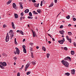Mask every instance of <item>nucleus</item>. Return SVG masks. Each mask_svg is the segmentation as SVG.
Here are the masks:
<instances>
[{
	"mask_svg": "<svg viewBox=\"0 0 76 76\" xmlns=\"http://www.w3.org/2000/svg\"><path fill=\"white\" fill-rule=\"evenodd\" d=\"M2 56H7V55L6 54H5V53H3L2 54Z\"/></svg>",
	"mask_w": 76,
	"mask_h": 76,
	"instance_id": "e433bc0d",
	"label": "nucleus"
},
{
	"mask_svg": "<svg viewBox=\"0 0 76 76\" xmlns=\"http://www.w3.org/2000/svg\"><path fill=\"white\" fill-rule=\"evenodd\" d=\"M3 28H6V27H7V26L6 25L4 24L3 25Z\"/></svg>",
	"mask_w": 76,
	"mask_h": 76,
	"instance_id": "c9c22d12",
	"label": "nucleus"
},
{
	"mask_svg": "<svg viewBox=\"0 0 76 76\" xmlns=\"http://www.w3.org/2000/svg\"><path fill=\"white\" fill-rule=\"evenodd\" d=\"M31 55L32 58H34V55H33V53H31Z\"/></svg>",
	"mask_w": 76,
	"mask_h": 76,
	"instance_id": "c03bdc74",
	"label": "nucleus"
},
{
	"mask_svg": "<svg viewBox=\"0 0 76 76\" xmlns=\"http://www.w3.org/2000/svg\"><path fill=\"white\" fill-rule=\"evenodd\" d=\"M74 45L75 47H76V43L75 42H74Z\"/></svg>",
	"mask_w": 76,
	"mask_h": 76,
	"instance_id": "49530a36",
	"label": "nucleus"
},
{
	"mask_svg": "<svg viewBox=\"0 0 76 76\" xmlns=\"http://www.w3.org/2000/svg\"><path fill=\"white\" fill-rule=\"evenodd\" d=\"M68 35H72V32H68Z\"/></svg>",
	"mask_w": 76,
	"mask_h": 76,
	"instance_id": "bb28decb",
	"label": "nucleus"
},
{
	"mask_svg": "<svg viewBox=\"0 0 76 76\" xmlns=\"http://www.w3.org/2000/svg\"><path fill=\"white\" fill-rule=\"evenodd\" d=\"M59 32L60 34H61V35H64V30H62L60 31H59Z\"/></svg>",
	"mask_w": 76,
	"mask_h": 76,
	"instance_id": "6e6552de",
	"label": "nucleus"
},
{
	"mask_svg": "<svg viewBox=\"0 0 76 76\" xmlns=\"http://www.w3.org/2000/svg\"><path fill=\"white\" fill-rule=\"evenodd\" d=\"M14 60H17V57H14Z\"/></svg>",
	"mask_w": 76,
	"mask_h": 76,
	"instance_id": "37998d69",
	"label": "nucleus"
},
{
	"mask_svg": "<svg viewBox=\"0 0 76 76\" xmlns=\"http://www.w3.org/2000/svg\"><path fill=\"white\" fill-rule=\"evenodd\" d=\"M11 36V38L12 37H14V35H13V34H12Z\"/></svg>",
	"mask_w": 76,
	"mask_h": 76,
	"instance_id": "864d4df0",
	"label": "nucleus"
},
{
	"mask_svg": "<svg viewBox=\"0 0 76 76\" xmlns=\"http://www.w3.org/2000/svg\"><path fill=\"white\" fill-rule=\"evenodd\" d=\"M12 2V0H10L7 3V4H9Z\"/></svg>",
	"mask_w": 76,
	"mask_h": 76,
	"instance_id": "6ab92c4d",
	"label": "nucleus"
},
{
	"mask_svg": "<svg viewBox=\"0 0 76 76\" xmlns=\"http://www.w3.org/2000/svg\"><path fill=\"white\" fill-rule=\"evenodd\" d=\"M34 5L37 8L39 7V3H38L37 4L36 3H34Z\"/></svg>",
	"mask_w": 76,
	"mask_h": 76,
	"instance_id": "f8f14e48",
	"label": "nucleus"
},
{
	"mask_svg": "<svg viewBox=\"0 0 76 76\" xmlns=\"http://www.w3.org/2000/svg\"><path fill=\"white\" fill-rule=\"evenodd\" d=\"M64 50H65L66 51H67V50H68L67 48V47H65L64 48Z\"/></svg>",
	"mask_w": 76,
	"mask_h": 76,
	"instance_id": "72a5a7b5",
	"label": "nucleus"
},
{
	"mask_svg": "<svg viewBox=\"0 0 76 76\" xmlns=\"http://www.w3.org/2000/svg\"><path fill=\"white\" fill-rule=\"evenodd\" d=\"M28 18H29V19H31V17L30 16H28Z\"/></svg>",
	"mask_w": 76,
	"mask_h": 76,
	"instance_id": "338daca9",
	"label": "nucleus"
},
{
	"mask_svg": "<svg viewBox=\"0 0 76 76\" xmlns=\"http://www.w3.org/2000/svg\"><path fill=\"white\" fill-rule=\"evenodd\" d=\"M71 53L72 55H74L75 54V52L73 51H71Z\"/></svg>",
	"mask_w": 76,
	"mask_h": 76,
	"instance_id": "aec40b11",
	"label": "nucleus"
},
{
	"mask_svg": "<svg viewBox=\"0 0 76 76\" xmlns=\"http://www.w3.org/2000/svg\"><path fill=\"white\" fill-rule=\"evenodd\" d=\"M65 75H66V76H69L70 75V73L69 72L66 73L64 74Z\"/></svg>",
	"mask_w": 76,
	"mask_h": 76,
	"instance_id": "f3484780",
	"label": "nucleus"
},
{
	"mask_svg": "<svg viewBox=\"0 0 76 76\" xmlns=\"http://www.w3.org/2000/svg\"><path fill=\"white\" fill-rule=\"evenodd\" d=\"M13 31L12 30H10L9 31V33H11V34H13Z\"/></svg>",
	"mask_w": 76,
	"mask_h": 76,
	"instance_id": "2f4dec72",
	"label": "nucleus"
},
{
	"mask_svg": "<svg viewBox=\"0 0 76 76\" xmlns=\"http://www.w3.org/2000/svg\"><path fill=\"white\" fill-rule=\"evenodd\" d=\"M52 6H53V4H51L49 6V7H52Z\"/></svg>",
	"mask_w": 76,
	"mask_h": 76,
	"instance_id": "473e14b6",
	"label": "nucleus"
},
{
	"mask_svg": "<svg viewBox=\"0 0 76 76\" xmlns=\"http://www.w3.org/2000/svg\"><path fill=\"white\" fill-rule=\"evenodd\" d=\"M15 49L16 50L17 53L18 55H19L20 53V51H19V49H18L17 48H15Z\"/></svg>",
	"mask_w": 76,
	"mask_h": 76,
	"instance_id": "20e7f679",
	"label": "nucleus"
},
{
	"mask_svg": "<svg viewBox=\"0 0 76 76\" xmlns=\"http://www.w3.org/2000/svg\"><path fill=\"white\" fill-rule=\"evenodd\" d=\"M66 19H70V16L69 15H68V16H66Z\"/></svg>",
	"mask_w": 76,
	"mask_h": 76,
	"instance_id": "7c9ffc66",
	"label": "nucleus"
},
{
	"mask_svg": "<svg viewBox=\"0 0 76 76\" xmlns=\"http://www.w3.org/2000/svg\"><path fill=\"white\" fill-rule=\"evenodd\" d=\"M14 54H16L17 53H16V51L14 52Z\"/></svg>",
	"mask_w": 76,
	"mask_h": 76,
	"instance_id": "774afa93",
	"label": "nucleus"
},
{
	"mask_svg": "<svg viewBox=\"0 0 76 76\" xmlns=\"http://www.w3.org/2000/svg\"><path fill=\"white\" fill-rule=\"evenodd\" d=\"M30 73H31V72H27L26 75H29Z\"/></svg>",
	"mask_w": 76,
	"mask_h": 76,
	"instance_id": "f704fd0d",
	"label": "nucleus"
},
{
	"mask_svg": "<svg viewBox=\"0 0 76 76\" xmlns=\"http://www.w3.org/2000/svg\"><path fill=\"white\" fill-rule=\"evenodd\" d=\"M29 12V10L28 9H27L26 10H25L24 12L26 13H28Z\"/></svg>",
	"mask_w": 76,
	"mask_h": 76,
	"instance_id": "2eb2a0df",
	"label": "nucleus"
},
{
	"mask_svg": "<svg viewBox=\"0 0 76 76\" xmlns=\"http://www.w3.org/2000/svg\"><path fill=\"white\" fill-rule=\"evenodd\" d=\"M23 65H22L21 69H23Z\"/></svg>",
	"mask_w": 76,
	"mask_h": 76,
	"instance_id": "0e129e2a",
	"label": "nucleus"
},
{
	"mask_svg": "<svg viewBox=\"0 0 76 76\" xmlns=\"http://www.w3.org/2000/svg\"><path fill=\"white\" fill-rule=\"evenodd\" d=\"M52 39H53V41H55V39H54V38H52Z\"/></svg>",
	"mask_w": 76,
	"mask_h": 76,
	"instance_id": "680f3d73",
	"label": "nucleus"
},
{
	"mask_svg": "<svg viewBox=\"0 0 76 76\" xmlns=\"http://www.w3.org/2000/svg\"><path fill=\"white\" fill-rule=\"evenodd\" d=\"M0 64L2 65V66H4L5 67V66H7V64H6V63L5 62H1Z\"/></svg>",
	"mask_w": 76,
	"mask_h": 76,
	"instance_id": "f03ea898",
	"label": "nucleus"
},
{
	"mask_svg": "<svg viewBox=\"0 0 76 76\" xmlns=\"http://www.w3.org/2000/svg\"><path fill=\"white\" fill-rule=\"evenodd\" d=\"M21 16H23V12H22L20 14Z\"/></svg>",
	"mask_w": 76,
	"mask_h": 76,
	"instance_id": "de8ad7c7",
	"label": "nucleus"
},
{
	"mask_svg": "<svg viewBox=\"0 0 76 76\" xmlns=\"http://www.w3.org/2000/svg\"><path fill=\"white\" fill-rule=\"evenodd\" d=\"M36 48L37 50H38V49L39 48V47L38 46H37L36 47Z\"/></svg>",
	"mask_w": 76,
	"mask_h": 76,
	"instance_id": "bf43d9fd",
	"label": "nucleus"
},
{
	"mask_svg": "<svg viewBox=\"0 0 76 76\" xmlns=\"http://www.w3.org/2000/svg\"><path fill=\"white\" fill-rule=\"evenodd\" d=\"M40 6H42V1H41Z\"/></svg>",
	"mask_w": 76,
	"mask_h": 76,
	"instance_id": "79ce46f5",
	"label": "nucleus"
},
{
	"mask_svg": "<svg viewBox=\"0 0 76 76\" xmlns=\"http://www.w3.org/2000/svg\"><path fill=\"white\" fill-rule=\"evenodd\" d=\"M0 67H1V69H4V67L1 66V65H0Z\"/></svg>",
	"mask_w": 76,
	"mask_h": 76,
	"instance_id": "c756f323",
	"label": "nucleus"
},
{
	"mask_svg": "<svg viewBox=\"0 0 76 76\" xmlns=\"http://www.w3.org/2000/svg\"><path fill=\"white\" fill-rule=\"evenodd\" d=\"M58 42L60 44H63V43H64V42L63 41V40H59L58 41Z\"/></svg>",
	"mask_w": 76,
	"mask_h": 76,
	"instance_id": "ddd939ff",
	"label": "nucleus"
},
{
	"mask_svg": "<svg viewBox=\"0 0 76 76\" xmlns=\"http://www.w3.org/2000/svg\"><path fill=\"white\" fill-rule=\"evenodd\" d=\"M30 51H32V48H30Z\"/></svg>",
	"mask_w": 76,
	"mask_h": 76,
	"instance_id": "3c124183",
	"label": "nucleus"
},
{
	"mask_svg": "<svg viewBox=\"0 0 76 76\" xmlns=\"http://www.w3.org/2000/svg\"><path fill=\"white\" fill-rule=\"evenodd\" d=\"M22 47L23 49H24V48H25V47H26V46H25V45H23Z\"/></svg>",
	"mask_w": 76,
	"mask_h": 76,
	"instance_id": "a19ab883",
	"label": "nucleus"
},
{
	"mask_svg": "<svg viewBox=\"0 0 76 76\" xmlns=\"http://www.w3.org/2000/svg\"><path fill=\"white\" fill-rule=\"evenodd\" d=\"M20 30H17V32H19V33L20 32Z\"/></svg>",
	"mask_w": 76,
	"mask_h": 76,
	"instance_id": "5fc2aeb1",
	"label": "nucleus"
},
{
	"mask_svg": "<svg viewBox=\"0 0 76 76\" xmlns=\"http://www.w3.org/2000/svg\"><path fill=\"white\" fill-rule=\"evenodd\" d=\"M9 39V34L8 33H7V35L6 37L5 40L6 42H8Z\"/></svg>",
	"mask_w": 76,
	"mask_h": 76,
	"instance_id": "7ed1b4c3",
	"label": "nucleus"
},
{
	"mask_svg": "<svg viewBox=\"0 0 76 76\" xmlns=\"http://www.w3.org/2000/svg\"><path fill=\"white\" fill-rule=\"evenodd\" d=\"M32 1L33 3H35L36 2L35 0H32Z\"/></svg>",
	"mask_w": 76,
	"mask_h": 76,
	"instance_id": "58836bf2",
	"label": "nucleus"
},
{
	"mask_svg": "<svg viewBox=\"0 0 76 76\" xmlns=\"http://www.w3.org/2000/svg\"><path fill=\"white\" fill-rule=\"evenodd\" d=\"M50 54L49 53H47V58H49V56H50Z\"/></svg>",
	"mask_w": 76,
	"mask_h": 76,
	"instance_id": "cd10ccee",
	"label": "nucleus"
},
{
	"mask_svg": "<svg viewBox=\"0 0 76 76\" xmlns=\"http://www.w3.org/2000/svg\"><path fill=\"white\" fill-rule=\"evenodd\" d=\"M72 26V25H71L70 24H69L68 25V26H69V27H70V26Z\"/></svg>",
	"mask_w": 76,
	"mask_h": 76,
	"instance_id": "4d7b16f0",
	"label": "nucleus"
},
{
	"mask_svg": "<svg viewBox=\"0 0 76 76\" xmlns=\"http://www.w3.org/2000/svg\"><path fill=\"white\" fill-rule=\"evenodd\" d=\"M63 65L65 66L66 67H69V63L67 62V61H64V60H62L61 61Z\"/></svg>",
	"mask_w": 76,
	"mask_h": 76,
	"instance_id": "f257e3e1",
	"label": "nucleus"
},
{
	"mask_svg": "<svg viewBox=\"0 0 76 76\" xmlns=\"http://www.w3.org/2000/svg\"><path fill=\"white\" fill-rule=\"evenodd\" d=\"M48 36H49V37H50V38H52V37H51V35H50V34H48Z\"/></svg>",
	"mask_w": 76,
	"mask_h": 76,
	"instance_id": "6e6d98bb",
	"label": "nucleus"
},
{
	"mask_svg": "<svg viewBox=\"0 0 76 76\" xmlns=\"http://www.w3.org/2000/svg\"><path fill=\"white\" fill-rule=\"evenodd\" d=\"M29 64H27L26 65V66L25 68V71H26L27 70V69L29 67Z\"/></svg>",
	"mask_w": 76,
	"mask_h": 76,
	"instance_id": "423d86ee",
	"label": "nucleus"
},
{
	"mask_svg": "<svg viewBox=\"0 0 76 76\" xmlns=\"http://www.w3.org/2000/svg\"><path fill=\"white\" fill-rule=\"evenodd\" d=\"M33 37H35L36 36V33H35V32H34V33H33Z\"/></svg>",
	"mask_w": 76,
	"mask_h": 76,
	"instance_id": "4be33fe9",
	"label": "nucleus"
},
{
	"mask_svg": "<svg viewBox=\"0 0 76 76\" xmlns=\"http://www.w3.org/2000/svg\"><path fill=\"white\" fill-rule=\"evenodd\" d=\"M11 25L12 26V27L13 29H15V24H14V23L12 22L11 23Z\"/></svg>",
	"mask_w": 76,
	"mask_h": 76,
	"instance_id": "0eeeda50",
	"label": "nucleus"
},
{
	"mask_svg": "<svg viewBox=\"0 0 76 76\" xmlns=\"http://www.w3.org/2000/svg\"><path fill=\"white\" fill-rule=\"evenodd\" d=\"M23 51L24 53H26V48H24V49H23Z\"/></svg>",
	"mask_w": 76,
	"mask_h": 76,
	"instance_id": "b1692460",
	"label": "nucleus"
},
{
	"mask_svg": "<svg viewBox=\"0 0 76 76\" xmlns=\"http://www.w3.org/2000/svg\"><path fill=\"white\" fill-rule=\"evenodd\" d=\"M37 12L39 13H40V12H41V10L40 9H39L37 10Z\"/></svg>",
	"mask_w": 76,
	"mask_h": 76,
	"instance_id": "a878e982",
	"label": "nucleus"
},
{
	"mask_svg": "<svg viewBox=\"0 0 76 76\" xmlns=\"http://www.w3.org/2000/svg\"><path fill=\"white\" fill-rule=\"evenodd\" d=\"M15 18V19H17V18H18V15L17 14H14Z\"/></svg>",
	"mask_w": 76,
	"mask_h": 76,
	"instance_id": "4468645a",
	"label": "nucleus"
},
{
	"mask_svg": "<svg viewBox=\"0 0 76 76\" xmlns=\"http://www.w3.org/2000/svg\"><path fill=\"white\" fill-rule=\"evenodd\" d=\"M34 44V43H29V45H33Z\"/></svg>",
	"mask_w": 76,
	"mask_h": 76,
	"instance_id": "a18cd8bd",
	"label": "nucleus"
},
{
	"mask_svg": "<svg viewBox=\"0 0 76 76\" xmlns=\"http://www.w3.org/2000/svg\"><path fill=\"white\" fill-rule=\"evenodd\" d=\"M20 19H21V20H22V17H21L20 18Z\"/></svg>",
	"mask_w": 76,
	"mask_h": 76,
	"instance_id": "69168bd1",
	"label": "nucleus"
},
{
	"mask_svg": "<svg viewBox=\"0 0 76 76\" xmlns=\"http://www.w3.org/2000/svg\"><path fill=\"white\" fill-rule=\"evenodd\" d=\"M69 59V60H71V58L70 57L68 56L64 58V60L67 61Z\"/></svg>",
	"mask_w": 76,
	"mask_h": 76,
	"instance_id": "9d476101",
	"label": "nucleus"
},
{
	"mask_svg": "<svg viewBox=\"0 0 76 76\" xmlns=\"http://www.w3.org/2000/svg\"><path fill=\"white\" fill-rule=\"evenodd\" d=\"M62 40V41L63 42H64L65 41V39H64V38H63V39L61 40Z\"/></svg>",
	"mask_w": 76,
	"mask_h": 76,
	"instance_id": "4c0bfd02",
	"label": "nucleus"
},
{
	"mask_svg": "<svg viewBox=\"0 0 76 76\" xmlns=\"http://www.w3.org/2000/svg\"><path fill=\"white\" fill-rule=\"evenodd\" d=\"M17 76H20V73L19 72H18L17 74Z\"/></svg>",
	"mask_w": 76,
	"mask_h": 76,
	"instance_id": "ea45409f",
	"label": "nucleus"
},
{
	"mask_svg": "<svg viewBox=\"0 0 76 76\" xmlns=\"http://www.w3.org/2000/svg\"><path fill=\"white\" fill-rule=\"evenodd\" d=\"M19 33L20 34H22V35H23L24 34H23V31H22L21 30H20Z\"/></svg>",
	"mask_w": 76,
	"mask_h": 76,
	"instance_id": "412c9836",
	"label": "nucleus"
},
{
	"mask_svg": "<svg viewBox=\"0 0 76 76\" xmlns=\"http://www.w3.org/2000/svg\"><path fill=\"white\" fill-rule=\"evenodd\" d=\"M33 13L34 15H38V13L36 12H35V11H33Z\"/></svg>",
	"mask_w": 76,
	"mask_h": 76,
	"instance_id": "5701e85b",
	"label": "nucleus"
},
{
	"mask_svg": "<svg viewBox=\"0 0 76 76\" xmlns=\"http://www.w3.org/2000/svg\"><path fill=\"white\" fill-rule=\"evenodd\" d=\"M24 41H25V39H24L23 40V42H24Z\"/></svg>",
	"mask_w": 76,
	"mask_h": 76,
	"instance_id": "e2e57ef3",
	"label": "nucleus"
},
{
	"mask_svg": "<svg viewBox=\"0 0 76 76\" xmlns=\"http://www.w3.org/2000/svg\"><path fill=\"white\" fill-rule=\"evenodd\" d=\"M63 27V25H61V26H60V28H62Z\"/></svg>",
	"mask_w": 76,
	"mask_h": 76,
	"instance_id": "13d9d810",
	"label": "nucleus"
},
{
	"mask_svg": "<svg viewBox=\"0 0 76 76\" xmlns=\"http://www.w3.org/2000/svg\"><path fill=\"white\" fill-rule=\"evenodd\" d=\"M12 5L13 8L15 9H17V8L16 7V4L15 3H13L12 4Z\"/></svg>",
	"mask_w": 76,
	"mask_h": 76,
	"instance_id": "1a4fd4ad",
	"label": "nucleus"
},
{
	"mask_svg": "<svg viewBox=\"0 0 76 76\" xmlns=\"http://www.w3.org/2000/svg\"><path fill=\"white\" fill-rule=\"evenodd\" d=\"M14 41H15V43L16 45H17V44H18V43H17V42H16V38H15L14 39Z\"/></svg>",
	"mask_w": 76,
	"mask_h": 76,
	"instance_id": "a211bd4d",
	"label": "nucleus"
},
{
	"mask_svg": "<svg viewBox=\"0 0 76 76\" xmlns=\"http://www.w3.org/2000/svg\"><path fill=\"white\" fill-rule=\"evenodd\" d=\"M55 3H57V0H55Z\"/></svg>",
	"mask_w": 76,
	"mask_h": 76,
	"instance_id": "8fccbe9b",
	"label": "nucleus"
},
{
	"mask_svg": "<svg viewBox=\"0 0 76 76\" xmlns=\"http://www.w3.org/2000/svg\"><path fill=\"white\" fill-rule=\"evenodd\" d=\"M48 43H49V44H51V41H49L48 42Z\"/></svg>",
	"mask_w": 76,
	"mask_h": 76,
	"instance_id": "052dcab7",
	"label": "nucleus"
},
{
	"mask_svg": "<svg viewBox=\"0 0 76 76\" xmlns=\"http://www.w3.org/2000/svg\"><path fill=\"white\" fill-rule=\"evenodd\" d=\"M73 20L74 21H76V18H73Z\"/></svg>",
	"mask_w": 76,
	"mask_h": 76,
	"instance_id": "09e8293b",
	"label": "nucleus"
},
{
	"mask_svg": "<svg viewBox=\"0 0 76 76\" xmlns=\"http://www.w3.org/2000/svg\"><path fill=\"white\" fill-rule=\"evenodd\" d=\"M29 15L30 16H32V13L31 12H29Z\"/></svg>",
	"mask_w": 76,
	"mask_h": 76,
	"instance_id": "c85d7f7f",
	"label": "nucleus"
},
{
	"mask_svg": "<svg viewBox=\"0 0 76 76\" xmlns=\"http://www.w3.org/2000/svg\"><path fill=\"white\" fill-rule=\"evenodd\" d=\"M45 49V47H44L43 46L42 47V50H44Z\"/></svg>",
	"mask_w": 76,
	"mask_h": 76,
	"instance_id": "603ef678",
	"label": "nucleus"
},
{
	"mask_svg": "<svg viewBox=\"0 0 76 76\" xmlns=\"http://www.w3.org/2000/svg\"><path fill=\"white\" fill-rule=\"evenodd\" d=\"M31 63L33 65H35L36 64V62L34 61H32Z\"/></svg>",
	"mask_w": 76,
	"mask_h": 76,
	"instance_id": "393cba45",
	"label": "nucleus"
},
{
	"mask_svg": "<svg viewBox=\"0 0 76 76\" xmlns=\"http://www.w3.org/2000/svg\"><path fill=\"white\" fill-rule=\"evenodd\" d=\"M75 69H73L72 70L71 73L72 75H75Z\"/></svg>",
	"mask_w": 76,
	"mask_h": 76,
	"instance_id": "dca6fc26",
	"label": "nucleus"
},
{
	"mask_svg": "<svg viewBox=\"0 0 76 76\" xmlns=\"http://www.w3.org/2000/svg\"><path fill=\"white\" fill-rule=\"evenodd\" d=\"M66 38L67 40H68V41H69V42H70V43H71V42H72V39H69V37H68V36H66Z\"/></svg>",
	"mask_w": 76,
	"mask_h": 76,
	"instance_id": "39448f33",
	"label": "nucleus"
},
{
	"mask_svg": "<svg viewBox=\"0 0 76 76\" xmlns=\"http://www.w3.org/2000/svg\"><path fill=\"white\" fill-rule=\"evenodd\" d=\"M19 4L20 5V8H21V9H23V5H22V3L21 2H20Z\"/></svg>",
	"mask_w": 76,
	"mask_h": 76,
	"instance_id": "9b49d317",
	"label": "nucleus"
}]
</instances>
